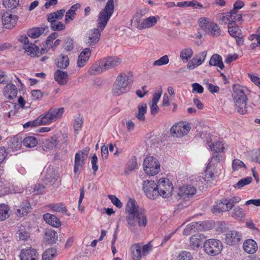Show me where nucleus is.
<instances>
[{"mask_svg":"<svg viewBox=\"0 0 260 260\" xmlns=\"http://www.w3.org/2000/svg\"><path fill=\"white\" fill-rule=\"evenodd\" d=\"M126 220L127 224L132 226L138 224L140 227H145L147 218L145 211L139 209L135 200L129 199L125 208Z\"/></svg>","mask_w":260,"mask_h":260,"instance_id":"nucleus-1","label":"nucleus"},{"mask_svg":"<svg viewBox=\"0 0 260 260\" xmlns=\"http://www.w3.org/2000/svg\"><path fill=\"white\" fill-rule=\"evenodd\" d=\"M114 9L113 0H108L104 8L99 14L97 28L103 30L112 15Z\"/></svg>","mask_w":260,"mask_h":260,"instance_id":"nucleus-2","label":"nucleus"},{"mask_svg":"<svg viewBox=\"0 0 260 260\" xmlns=\"http://www.w3.org/2000/svg\"><path fill=\"white\" fill-rule=\"evenodd\" d=\"M64 112V108H51L40 115L42 125H48L61 118Z\"/></svg>","mask_w":260,"mask_h":260,"instance_id":"nucleus-3","label":"nucleus"},{"mask_svg":"<svg viewBox=\"0 0 260 260\" xmlns=\"http://www.w3.org/2000/svg\"><path fill=\"white\" fill-rule=\"evenodd\" d=\"M64 12V9H61L47 15V20L50 23V26L52 30L60 31L65 28V25L61 22L58 21L62 19Z\"/></svg>","mask_w":260,"mask_h":260,"instance_id":"nucleus-4","label":"nucleus"},{"mask_svg":"<svg viewBox=\"0 0 260 260\" xmlns=\"http://www.w3.org/2000/svg\"><path fill=\"white\" fill-rule=\"evenodd\" d=\"M223 246L220 240L209 239L205 241L203 244L204 252L210 256H216L221 253Z\"/></svg>","mask_w":260,"mask_h":260,"instance_id":"nucleus-5","label":"nucleus"},{"mask_svg":"<svg viewBox=\"0 0 260 260\" xmlns=\"http://www.w3.org/2000/svg\"><path fill=\"white\" fill-rule=\"evenodd\" d=\"M143 170L146 174L154 176L160 171V164L158 159L153 156H147L143 161Z\"/></svg>","mask_w":260,"mask_h":260,"instance_id":"nucleus-6","label":"nucleus"},{"mask_svg":"<svg viewBox=\"0 0 260 260\" xmlns=\"http://www.w3.org/2000/svg\"><path fill=\"white\" fill-rule=\"evenodd\" d=\"M199 25L203 30L209 35L215 37L220 35L221 30L218 25L207 18H201L199 19Z\"/></svg>","mask_w":260,"mask_h":260,"instance_id":"nucleus-7","label":"nucleus"},{"mask_svg":"<svg viewBox=\"0 0 260 260\" xmlns=\"http://www.w3.org/2000/svg\"><path fill=\"white\" fill-rule=\"evenodd\" d=\"M102 31L98 28L89 29L84 37V43L88 47H94L100 41Z\"/></svg>","mask_w":260,"mask_h":260,"instance_id":"nucleus-8","label":"nucleus"},{"mask_svg":"<svg viewBox=\"0 0 260 260\" xmlns=\"http://www.w3.org/2000/svg\"><path fill=\"white\" fill-rule=\"evenodd\" d=\"M159 196L164 198L170 197L173 189L172 182L167 178H160L157 184Z\"/></svg>","mask_w":260,"mask_h":260,"instance_id":"nucleus-9","label":"nucleus"},{"mask_svg":"<svg viewBox=\"0 0 260 260\" xmlns=\"http://www.w3.org/2000/svg\"><path fill=\"white\" fill-rule=\"evenodd\" d=\"M143 189L146 196L150 199L154 200L159 196L157 185L154 181H145L143 183Z\"/></svg>","mask_w":260,"mask_h":260,"instance_id":"nucleus-10","label":"nucleus"},{"mask_svg":"<svg viewBox=\"0 0 260 260\" xmlns=\"http://www.w3.org/2000/svg\"><path fill=\"white\" fill-rule=\"evenodd\" d=\"M190 129L189 124L184 122H180L171 128V133L173 136L181 137L186 135Z\"/></svg>","mask_w":260,"mask_h":260,"instance_id":"nucleus-11","label":"nucleus"},{"mask_svg":"<svg viewBox=\"0 0 260 260\" xmlns=\"http://www.w3.org/2000/svg\"><path fill=\"white\" fill-rule=\"evenodd\" d=\"M101 62L106 71L118 66L121 60L116 56H111L101 59Z\"/></svg>","mask_w":260,"mask_h":260,"instance_id":"nucleus-12","label":"nucleus"},{"mask_svg":"<svg viewBox=\"0 0 260 260\" xmlns=\"http://www.w3.org/2000/svg\"><path fill=\"white\" fill-rule=\"evenodd\" d=\"M228 31L230 35L235 38L238 46L243 44L244 40L241 35V30L238 26H235L233 22H228Z\"/></svg>","mask_w":260,"mask_h":260,"instance_id":"nucleus-13","label":"nucleus"},{"mask_svg":"<svg viewBox=\"0 0 260 260\" xmlns=\"http://www.w3.org/2000/svg\"><path fill=\"white\" fill-rule=\"evenodd\" d=\"M115 81L129 88L133 82V75L129 72H122L116 77Z\"/></svg>","mask_w":260,"mask_h":260,"instance_id":"nucleus-14","label":"nucleus"},{"mask_svg":"<svg viewBox=\"0 0 260 260\" xmlns=\"http://www.w3.org/2000/svg\"><path fill=\"white\" fill-rule=\"evenodd\" d=\"M241 238V233L235 230L230 231L225 234V242L229 245L237 244Z\"/></svg>","mask_w":260,"mask_h":260,"instance_id":"nucleus-15","label":"nucleus"},{"mask_svg":"<svg viewBox=\"0 0 260 260\" xmlns=\"http://www.w3.org/2000/svg\"><path fill=\"white\" fill-rule=\"evenodd\" d=\"M135 21L137 26L139 29L149 28L154 26L157 22L156 17L151 16L147 19H141L140 18L135 17Z\"/></svg>","mask_w":260,"mask_h":260,"instance_id":"nucleus-16","label":"nucleus"},{"mask_svg":"<svg viewBox=\"0 0 260 260\" xmlns=\"http://www.w3.org/2000/svg\"><path fill=\"white\" fill-rule=\"evenodd\" d=\"M17 21V17L10 12H7L2 15V22L3 25L6 28L11 29L13 28Z\"/></svg>","mask_w":260,"mask_h":260,"instance_id":"nucleus-17","label":"nucleus"},{"mask_svg":"<svg viewBox=\"0 0 260 260\" xmlns=\"http://www.w3.org/2000/svg\"><path fill=\"white\" fill-rule=\"evenodd\" d=\"M19 257L20 260H38V254L35 249L28 248L21 250Z\"/></svg>","mask_w":260,"mask_h":260,"instance_id":"nucleus-18","label":"nucleus"},{"mask_svg":"<svg viewBox=\"0 0 260 260\" xmlns=\"http://www.w3.org/2000/svg\"><path fill=\"white\" fill-rule=\"evenodd\" d=\"M197 191L196 188L191 185H186L179 188L178 194L183 199L192 197Z\"/></svg>","mask_w":260,"mask_h":260,"instance_id":"nucleus-19","label":"nucleus"},{"mask_svg":"<svg viewBox=\"0 0 260 260\" xmlns=\"http://www.w3.org/2000/svg\"><path fill=\"white\" fill-rule=\"evenodd\" d=\"M233 90L234 98H247L248 96H251V91L246 87L240 85H234Z\"/></svg>","mask_w":260,"mask_h":260,"instance_id":"nucleus-20","label":"nucleus"},{"mask_svg":"<svg viewBox=\"0 0 260 260\" xmlns=\"http://www.w3.org/2000/svg\"><path fill=\"white\" fill-rule=\"evenodd\" d=\"M222 160V156L221 154H216L212 157L207 167L212 168L215 173H218L221 166L220 161Z\"/></svg>","mask_w":260,"mask_h":260,"instance_id":"nucleus-21","label":"nucleus"},{"mask_svg":"<svg viewBox=\"0 0 260 260\" xmlns=\"http://www.w3.org/2000/svg\"><path fill=\"white\" fill-rule=\"evenodd\" d=\"M205 236L202 234H197L192 235L189 239V246L192 249L199 248L205 239Z\"/></svg>","mask_w":260,"mask_h":260,"instance_id":"nucleus-22","label":"nucleus"},{"mask_svg":"<svg viewBox=\"0 0 260 260\" xmlns=\"http://www.w3.org/2000/svg\"><path fill=\"white\" fill-rule=\"evenodd\" d=\"M91 54V51L89 48L87 47L84 49L80 53L77 61V64L79 67H83L85 63L88 60Z\"/></svg>","mask_w":260,"mask_h":260,"instance_id":"nucleus-23","label":"nucleus"},{"mask_svg":"<svg viewBox=\"0 0 260 260\" xmlns=\"http://www.w3.org/2000/svg\"><path fill=\"white\" fill-rule=\"evenodd\" d=\"M85 156L83 157L81 153H76L75 156V165L74 168V172L76 174H80L83 166L85 164L86 160Z\"/></svg>","mask_w":260,"mask_h":260,"instance_id":"nucleus-24","label":"nucleus"},{"mask_svg":"<svg viewBox=\"0 0 260 260\" xmlns=\"http://www.w3.org/2000/svg\"><path fill=\"white\" fill-rule=\"evenodd\" d=\"M17 88L12 83H8L4 89V95L5 98H17ZM18 98H22L21 96Z\"/></svg>","mask_w":260,"mask_h":260,"instance_id":"nucleus-25","label":"nucleus"},{"mask_svg":"<svg viewBox=\"0 0 260 260\" xmlns=\"http://www.w3.org/2000/svg\"><path fill=\"white\" fill-rule=\"evenodd\" d=\"M242 16L241 14H238L235 10H232L229 14L225 16H223L221 21L226 23L228 22H233L235 21H240L242 20Z\"/></svg>","mask_w":260,"mask_h":260,"instance_id":"nucleus-26","label":"nucleus"},{"mask_svg":"<svg viewBox=\"0 0 260 260\" xmlns=\"http://www.w3.org/2000/svg\"><path fill=\"white\" fill-rule=\"evenodd\" d=\"M243 247L245 251L249 254H253L257 250V243L252 239L246 240L243 244Z\"/></svg>","mask_w":260,"mask_h":260,"instance_id":"nucleus-27","label":"nucleus"},{"mask_svg":"<svg viewBox=\"0 0 260 260\" xmlns=\"http://www.w3.org/2000/svg\"><path fill=\"white\" fill-rule=\"evenodd\" d=\"M42 175L46 184L51 183L56 178V174L53 168H49L43 171Z\"/></svg>","mask_w":260,"mask_h":260,"instance_id":"nucleus-28","label":"nucleus"},{"mask_svg":"<svg viewBox=\"0 0 260 260\" xmlns=\"http://www.w3.org/2000/svg\"><path fill=\"white\" fill-rule=\"evenodd\" d=\"M129 88L119 84L116 82H114L113 85L112 93L113 96H118L122 95L123 94L127 92Z\"/></svg>","mask_w":260,"mask_h":260,"instance_id":"nucleus-29","label":"nucleus"},{"mask_svg":"<svg viewBox=\"0 0 260 260\" xmlns=\"http://www.w3.org/2000/svg\"><path fill=\"white\" fill-rule=\"evenodd\" d=\"M30 208L29 203L27 201H24L17 207L16 214L19 217L25 216L28 214Z\"/></svg>","mask_w":260,"mask_h":260,"instance_id":"nucleus-30","label":"nucleus"},{"mask_svg":"<svg viewBox=\"0 0 260 260\" xmlns=\"http://www.w3.org/2000/svg\"><path fill=\"white\" fill-rule=\"evenodd\" d=\"M225 199L217 202L213 206L212 211L214 214L220 213L223 211H230L231 210L227 208Z\"/></svg>","mask_w":260,"mask_h":260,"instance_id":"nucleus-31","label":"nucleus"},{"mask_svg":"<svg viewBox=\"0 0 260 260\" xmlns=\"http://www.w3.org/2000/svg\"><path fill=\"white\" fill-rule=\"evenodd\" d=\"M54 79L59 84L64 85L68 81V74L66 72L57 70L54 74Z\"/></svg>","mask_w":260,"mask_h":260,"instance_id":"nucleus-32","label":"nucleus"},{"mask_svg":"<svg viewBox=\"0 0 260 260\" xmlns=\"http://www.w3.org/2000/svg\"><path fill=\"white\" fill-rule=\"evenodd\" d=\"M230 211L231 216L237 220H241L245 216L244 210L240 206H234V208H232Z\"/></svg>","mask_w":260,"mask_h":260,"instance_id":"nucleus-33","label":"nucleus"},{"mask_svg":"<svg viewBox=\"0 0 260 260\" xmlns=\"http://www.w3.org/2000/svg\"><path fill=\"white\" fill-rule=\"evenodd\" d=\"M44 220L49 224L58 228L61 225V222L59 219L55 215L46 213L43 215Z\"/></svg>","mask_w":260,"mask_h":260,"instance_id":"nucleus-34","label":"nucleus"},{"mask_svg":"<svg viewBox=\"0 0 260 260\" xmlns=\"http://www.w3.org/2000/svg\"><path fill=\"white\" fill-rule=\"evenodd\" d=\"M207 144L210 149L216 153L223 152L226 149L222 141H216L212 143L207 141Z\"/></svg>","mask_w":260,"mask_h":260,"instance_id":"nucleus-35","label":"nucleus"},{"mask_svg":"<svg viewBox=\"0 0 260 260\" xmlns=\"http://www.w3.org/2000/svg\"><path fill=\"white\" fill-rule=\"evenodd\" d=\"M101 59L93 64L88 70V73L91 75L101 74L105 71L104 66L101 64Z\"/></svg>","mask_w":260,"mask_h":260,"instance_id":"nucleus-36","label":"nucleus"},{"mask_svg":"<svg viewBox=\"0 0 260 260\" xmlns=\"http://www.w3.org/2000/svg\"><path fill=\"white\" fill-rule=\"evenodd\" d=\"M235 106L237 111L241 114H243L247 112L246 103L248 99H235Z\"/></svg>","mask_w":260,"mask_h":260,"instance_id":"nucleus-37","label":"nucleus"},{"mask_svg":"<svg viewBox=\"0 0 260 260\" xmlns=\"http://www.w3.org/2000/svg\"><path fill=\"white\" fill-rule=\"evenodd\" d=\"M209 65L216 66L220 68V70H223L224 68L222 57L217 54H213L211 56L209 61Z\"/></svg>","mask_w":260,"mask_h":260,"instance_id":"nucleus-38","label":"nucleus"},{"mask_svg":"<svg viewBox=\"0 0 260 260\" xmlns=\"http://www.w3.org/2000/svg\"><path fill=\"white\" fill-rule=\"evenodd\" d=\"M48 26H44L41 27H35L28 31L27 35L31 38L35 39L39 37L44 31L47 29L48 31Z\"/></svg>","mask_w":260,"mask_h":260,"instance_id":"nucleus-39","label":"nucleus"},{"mask_svg":"<svg viewBox=\"0 0 260 260\" xmlns=\"http://www.w3.org/2000/svg\"><path fill=\"white\" fill-rule=\"evenodd\" d=\"M137 159L135 156H132L127 161L125 169V173L129 174L131 172L138 169Z\"/></svg>","mask_w":260,"mask_h":260,"instance_id":"nucleus-40","label":"nucleus"},{"mask_svg":"<svg viewBox=\"0 0 260 260\" xmlns=\"http://www.w3.org/2000/svg\"><path fill=\"white\" fill-rule=\"evenodd\" d=\"M22 139L18 136L11 138L9 140V145L14 150L20 149L22 146Z\"/></svg>","mask_w":260,"mask_h":260,"instance_id":"nucleus-41","label":"nucleus"},{"mask_svg":"<svg viewBox=\"0 0 260 260\" xmlns=\"http://www.w3.org/2000/svg\"><path fill=\"white\" fill-rule=\"evenodd\" d=\"M23 49L27 52H29L31 56H39V48L33 43H29L28 45L23 46Z\"/></svg>","mask_w":260,"mask_h":260,"instance_id":"nucleus-42","label":"nucleus"},{"mask_svg":"<svg viewBox=\"0 0 260 260\" xmlns=\"http://www.w3.org/2000/svg\"><path fill=\"white\" fill-rule=\"evenodd\" d=\"M49 207L54 212H61L64 215L70 216V213L68 212L66 206L61 203L51 204L49 205Z\"/></svg>","mask_w":260,"mask_h":260,"instance_id":"nucleus-43","label":"nucleus"},{"mask_svg":"<svg viewBox=\"0 0 260 260\" xmlns=\"http://www.w3.org/2000/svg\"><path fill=\"white\" fill-rule=\"evenodd\" d=\"M198 231L209 230L214 227V222L212 221H203L196 222Z\"/></svg>","mask_w":260,"mask_h":260,"instance_id":"nucleus-44","label":"nucleus"},{"mask_svg":"<svg viewBox=\"0 0 260 260\" xmlns=\"http://www.w3.org/2000/svg\"><path fill=\"white\" fill-rule=\"evenodd\" d=\"M58 238L57 233L52 230H47L45 233V239L50 244L54 243Z\"/></svg>","mask_w":260,"mask_h":260,"instance_id":"nucleus-45","label":"nucleus"},{"mask_svg":"<svg viewBox=\"0 0 260 260\" xmlns=\"http://www.w3.org/2000/svg\"><path fill=\"white\" fill-rule=\"evenodd\" d=\"M142 245L139 243H136L132 245L131 247L133 253V258L134 260H139L141 258Z\"/></svg>","mask_w":260,"mask_h":260,"instance_id":"nucleus-46","label":"nucleus"},{"mask_svg":"<svg viewBox=\"0 0 260 260\" xmlns=\"http://www.w3.org/2000/svg\"><path fill=\"white\" fill-rule=\"evenodd\" d=\"M217 174V173H215L212 168L207 167L204 178L205 181L208 183L214 180L216 178Z\"/></svg>","mask_w":260,"mask_h":260,"instance_id":"nucleus-47","label":"nucleus"},{"mask_svg":"<svg viewBox=\"0 0 260 260\" xmlns=\"http://www.w3.org/2000/svg\"><path fill=\"white\" fill-rule=\"evenodd\" d=\"M138 112L136 115L138 119L141 121H144L145 119V114L147 112V105L146 104H141L138 106Z\"/></svg>","mask_w":260,"mask_h":260,"instance_id":"nucleus-48","label":"nucleus"},{"mask_svg":"<svg viewBox=\"0 0 260 260\" xmlns=\"http://www.w3.org/2000/svg\"><path fill=\"white\" fill-rule=\"evenodd\" d=\"M57 255V251L55 248L47 249L42 255V260H52Z\"/></svg>","mask_w":260,"mask_h":260,"instance_id":"nucleus-49","label":"nucleus"},{"mask_svg":"<svg viewBox=\"0 0 260 260\" xmlns=\"http://www.w3.org/2000/svg\"><path fill=\"white\" fill-rule=\"evenodd\" d=\"M69 64V59L67 55H61L58 59L57 66L60 69H66Z\"/></svg>","mask_w":260,"mask_h":260,"instance_id":"nucleus-50","label":"nucleus"},{"mask_svg":"<svg viewBox=\"0 0 260 260\" xmlns=\"http://www.w3.org/2000/svg\"><path fill=\"white\" fill-rule=\"evenodd\" d=\"M10 208L5 204L0 205V221H3L9 216Z\"/></svg>","mask_w":260,"mask_h":260,"instance_id":"nucleus-51","label":"nucleus"},{"mask_svg":"<svg viewBox=\"0 0 260 260\" xmlns=\"http://www.w3.org/2000/svg\"><path fill=\"white\" fill-rule=\"evenodd\" d=\"M193 55V51L191 48L182 49L180 52V57L183 61H187Z\"/></svg>","mask_w":260,"mask_h":260,"instance_id":"nucleus-52","label":"nucleus"},{"mask_svg":"<svg viewBox=\"0 0 260 260\" xmlns=\"http://www.w3.org/2000/svg\"><path fill=\"white\" fill-rule=\"evenodd\" d=\"M22 142L25 147L32 148L36 146L38 141L34 137L29 136L25 138Z\"/></svg>","mask_w":260,"mask_h":260,"instance_id":"nucleus-53","label":"nucleus"},{"mask_svg":"<svg viewBox=\"0 0 260 260\" xmlns=\"http://www.w3.org/2000/svg\"><path fill=\"white\" fill-rule=\"evenodd\" d=\"M227 208L231 210L234 206L235 204L239 203L241 201L240 197L234 196L230 199H225Z\"/></svg>","mask_w":260,"mask_h":260,"instance_id":"nucleus-54","label":"nucleus"},{"mask_svg":"<svg viewBox=\"0 0 260 260\" xmlns=\"http://www.w3.org/2000/svg\"><path fill=\"white\" fill-rule=\"evenodd\" d=\"M252 178L248 177L240 180L237 183L234 185L236 188L240 189L244 186L245 185L250 183L252 182Z\"/></svg>","mask_w":260,"mask_h":260,"instance_id":"nucleus-55","label":"nucleus"},{"mask_svg":"<svg viewBox=\"0 0 260 260\" xmlns=\"http://www.w3.org/2000/svg\"><path fill=\"white\" fill-rule=\"evenodd\" d=\"M196 222H192L191 223L187 224L183 230V234L184 235H189L191 234L192 231L196 232L197 230Z\"/></svg>","mask_w":260,"mask_h":260,"instance_id":"nucleus-56","label":"nucleus"},{"mask_svg":"<svg viewBox=\"0 0 260 260\" xmlns=\"http://www.w3.org/2000/svg\"><path fill=\"white\" fill-rule=\"evenodd\" d=\"M83 125V119L80 116L76 118L74 120L73 126L74 131L78 134L79 132L81 129Z\"/></svg>","mask_w":260,"mask_h":260,"instance_id":"nucleus-57","label":"nucleus"},{"mask_svg":"<svg viewBox=\"0 0 260 260\" xmlns=\"http://www.w3.org/2000/svg\"><path fill=\"white\" fill-rule=\"evenodd\" d=\"M177 260H193V257L189 251L184 250L179 253Z\"/></svg>","mask_w":260,"mask_h":260,"instance_id":"nucleus-58","label":"nucleus"},{"mask_svg":"<svg viewBox=\"0 0 260 260\" xmlns=\"http://www.w3.org/2000/svg\"><path fill=\"white\" fill-rule=\"evenodd\" d=\"M40 125H42V122L39 116L36 119L33 121H28L24 124L23 127L24 128H27L29 127H35Z\"/></svg>","mask_w":260,"mask_h":260,"instance_id":"nucleus-59","label":"nucleus"},{"mask_svg":"<svg viewBox=\"0 0 260 260\" xmlns=\"http://www.w3.org/2000/svg\"><path fill=\"white\" fill-rule=\"evenodd\" d=\"M19 3V0H4V5L9 8L13 9L16 8Z\"/></svg>","mask_w":260,"mask_h":260,"instance_id":"nucleus-60","label":"nucleus"},{"mask_svg":"<svg viewBox=\"0 0 260 260\" xmlns=\"http://www.w3.org/2000/svg\"><path fill=\"white\" fill-rule=\"evenodd\" d=\"M169 61L168 56L167 55H164L161 57L159 59L154 61L153 63V65L154 66H160L165 64H167Z\"/></svg>","mask_w":260,"mask_h":260,"instance_id":"nucleus-61","label":"nucleus"},{"mask_svg":"<svg viewBox=\"0 0 260 260\" xmlns=\"http://www.w3.org/2000/svg\"><path fill=\"white\" fill-rule=\"evenodd\" d=\"M44 146L49 149H52L56 146L57 141L56 139L51 138L44 142Z\"/></svg>","mask_w":260,"mask_h":260,"instance_id":"nucleus-62","label":"nucleus"},{"mask_svg":"<svg viewBox=\"0 0 260 260\" xmlns=\"http://www.w3.org/2000/svg\"><path fill=\"white\" fill-rule=\"evenodd\" d=\"M245 164L238 159H235L233 161L232 168L234 171H238L242 168H245Z\"/></svg>","mask_w":260,"mask_h":260,"instance_id":"nucleus-63","label":"nucleus"},{"mask_svg":"<svg viewBox=\"0 0 260 260\" xmlns=\"http://www.w3.org/2000/svg\"><path fill=\"white\" fill-rule=\"evenodd\" d=\"M159 99H153L150 106V111L152 115L156 114L159 111V108L157 105Z\"/></svg>","mask_w":260,"mask_h":260,"instance_id":"nucleus-64","label":"nucleus"}]
</instances>
